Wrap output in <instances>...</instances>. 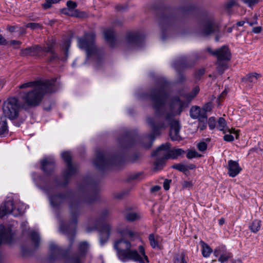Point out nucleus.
<instances>
[{"label": "nucleus", "instance_id": "f257e3e1", "mask_svg": "<svg viewBox=\"0 0 263 263\" xmlns=\"http://www.w3.org/2000/svg\"><path fill=\"white\" fill-rule=\"evenodd\" d=\"M168 82L164 79H160L157 86L151 89L149 98L152 102V107L155 110L156 114L158 115L157 120L148 117L146 119L147 123L151 127L152 132L147 136L150 140L148 144L143 146L145 148H150L157 136L161 134V130L170 126L169 136L172 141H180L182 140L180 135L181 125L177 120L171 119L166 121L165 117H162L161 109L164 107L167 98V90L169 88Z\"/></svg>", "mask_w": 263, "mask_h": 263}, {"label": "nucleus", "instance_id": "f03ea898", "mask_svg": "<svg viewBox=\"0 0 263 263\" xmlns=\"http://www.w3.org/2000/svg\"><path fill=\"white\" fill-rule=\"evenodd\" d=\"M99 194L96 193L90 199L83 198H77L74 196L70 195L67 193H61L57 195H51L49 197V201L53 208L59 207L65 200H69V210L71 215V221L68 225H62L60 227L61 231L64 234H72L69 237L70 250L74 240L76 228L77 224V218L81 207L82 201L90 203L98 199ZM69 250H65L59 247L56 244L51 242L49 245L50 255L48 260L50 262L58 260L61 257H65L68 254Z\"/></svg>", "mask_w": 263, "mask_h": 263}, {"label": "nucleus", "instance_id": "7ed1b4c3", "mask_svg": "<svg viewBox=\"0 0 263 263\" xmlns=\"http://www.w3.org/2000/svg\"><path fill=\"white\" fill-rule=\"evenodd\" d=\"M55 81H31L20 85V89L27 87L33 88L30 91H21L18 92V97L23 101L22 107H35L39 106L46 93L55 91Z\"/></svg>", "mask_w": 263, "mask_h": 263}, {"label": "nucleus", "instance_id": "20e7f679", "mask_svg": "<svg viewBox=\"0 0 263 263\" xmlns=\"http://www.w3.org/2000/svg\"><path fill=\"white\" fill-rule=\"evenodd\" d=\"M114 248L116 251L118 258L122 262L133 260L139 263L148 262V257L146 255L144 248L139 246V251L134 249L131 243L124 238L116 240L114 243Z\"/></svg>", "mask_w": 263, "mask_h": 263}, {"label": "nucleus", "instance_id": "39448f33", "mask_svg": "<svg viewBox=\"0 0 263 263\" xmlns=\"http://www.w3.org/2000/svg\"><path fill=\"white\" fill-rule=\"evenodd\" d=\"M110 219V211L104 209L99 214L98 218L94 221L93 226H88L86 228L87 232H90L94 230L98 231L100 241L102 245L108 240L112 231V226L108 221ZM89 222V224L93 223L91 220H90Z\"/></svg>", "mask_w": 263, "mask_h": 263}, {"label": "nucleus", "instance_id": "423d86ee", "mask_svg": "<svg viewBox=\"0 0 263 263\" xmlns=\"http://www.w3.org/2000/svg\"><path fill=\"white\" fill-rule=\"evenodd\" d=\"M118 158L98 149L96 151V157L93 161V164L98 170L104 171L115 165Z\"/></svg>", "mask_w": 263, "mask_h": 263}, {"label": "nucleus", "instance_id": "0eeeda50", "mask_svg": "<svg viewBox=\"0 0 263 263\" xmlns=\"http://www.w3.org/2000/svg\"><path fill=\"white\" fill-rule=\"evenodd\" d=\"M62 157L66 163V168L63 172L64 182H59L57 179L55 180V181L59 186H66L68 184L70 178L77 173L78 167L72 164L71 156L69 152H63Z\"/></svg>", "mask_w": 263, "mask_h": 263}, {"label": "nucleus", "instance_id": "6e6552de", "mask_svg": "<svg viewBox=\"0 0 263 263\" xmlns=\"http://www.w3.org/2000/svg\"><path fill=\"white\" fill-rule=\"evenodd\" d=\"M21 109V104L15 97L8 98L3 104V111L5 117L10 120L17 118Z\"/></svg>", "mask_w": 263, "mask_h": 263}, {"label": "nucleus", "instance_id": "1a4fd4ad", "mask_svg": "<svg viewBox=\"0 0 263 263\" xmlns=\"http://www.w3.org/2000/svg\"><path fill=\"white\" fill-rule=\"evenodd\" d=\"M95 34L91 32L85 33L82 37L78 38L79 48L85 50L88 58L97 52L98 49L95 45Z\"/></svg>", "mask_w": 263, "mask_h": 263}, {"label": "nucleus", "instance_id": "9d476101", "mask_svg": "<svg viewBox=\"0 0 263 263\" xmlns=\"http://www.w3.org/2000/svg\"><path fill=\"white\" fill-rule=\"evenodd\" d=\"M187 106L186 101L181 100L179 97H173L170 103V112L162 114V117H165L166 121H170L175 115H180L182 112L184 108Z\"/></svg>", "mask_w": 263, "mask_h": 263}, {"label": "nucleus", "instance_id": "9b49d317", "mask_svg": "<svg viewBox=\"0 0 263 263\" xmlns=\"http://www.w3.org/2000/svg\"><path fill=\"white\" fill-rule=\"evenodd\" d=\"M218 24L215 22L214 17L210 15L203 18L199 34L203 36H209L212 34L219 32Z\"/></svg>", "mask_w": 263, "mask_h": 263}, {"label": "nucleus", "instance_id": "f8f14e48", "mask_svg": "<svg viewBox=\"0 0 263 263\" xmlns=\"http://www.w3.org/2000/svg\"><path fill=\"white\" fill-rule=\"evenodd\" d=\"M160 13L158 16V21L162 31V39L164 40H165L164 29L170 26L174 20V17L170 9L168 8L161 7L160 8Z\"/></svg>", "mask_w": 263, "mask_h": 263}, {"label": "nucleus", "instance_id": "ddd939ff", "mask_svg": "<svg viewBox=\"0 0 263 263\" xmlns=\"http://www.w3.org/2000/svg\"><path fill=\"white\" fill-rule=\"evenodd\" d=\"M172 66L176 70L178 74L177 82L182 83L185 79L184 76L182 73V71L185 68L191 67L192 65L189 64L186 57L182 56L174 61Z\"/></svg>", "mask_w": 263, "mask_h": 263}, {"label": "nucleus", "instance_id": "4468645a", "mask_svg": "<svg viewBox=\"0 0 263 263\" xmlns=\"http://www.w3.org/2000/svg\"><path fill=\"white\" fill-rule=\"evenodd\" d=\"M171 147V144L166 142L165 144H161L155 151H153L151 154L152 157H157V159L154 163L155 168L158 169L161 168L164 163V161L168 158H165V154L162 153V151H168Z\"/></svg>", "mask_w": 263, "mask_h": 263}, {"label": "nucleus", "instance_id": "2eb2a0df", "mask_svg": "<svg viewBox=\"0 0 263 263\" xmlns=\"http://www.w3.org/2000/svg\"><path fill=\"white\" fill-rule=\"evenodd\" d=\"M22 214L21 210L15 206L13 201L11 200L5 201L4 204L0 206V218H1L8 214H11L16 217Z\"/></svg>", "mask_w": 263, "mask_h": 263}, {"label": "nucleus", "instance_id": "dca6fc26", "mask_svg": "<svg viewBox=\"0 0 263 263\" xmlns=\"http://www.w3.org/2000/svg\"><path fill=\"white\" fill-rule=\"evenodd\" d=\"M144 40V35L140 32H129L126 34L127 43L135 48L140 47L142 45Z\"/></svg>", "mask_w": 263, "mask_h": 263}, {"label": "nucleus", "instance_id": "f3484780", "mask_svg": "<svg viewBox=\"0 0 263 263\" xmlns=\"http://www.w3.org/2000/svg\"><path fill=\"white\" fill-rule=\"evenodd\" d=\"M89 248V243L83 241L80 242L78 245V254L73 255L69 261L66 263H81V259L85 257Z\"/></svg>", "mask_w": 263, "mask_h": 263}, {"label": "nucleus", "instance_id": "a211bd4d", "mask_svg": "<svg viewBox=\"0 0 263 263\" xmlns=\"http://www.w3.org/2000/svg\"><path fill=\"white\" fill-rule=\"evenodd\" d=\"M41 46L34 45L26 48L22 49L20 55L22 57H36L37 58L43 56Z\"/></svg>", "mask_w": 263, "mask_h": 263}, {"label": "nucleus", "instance_id": "6ab92c4d", "mask_svg": "<svg viewBox=\"0 0 263 263\" xmlns=\"http://www.w3.org/2000/svg\"><path fill=\"white\" fill-rule=\"evenodd\" d=\"M137 137L136 130L127 132L124 136L120 140V143L124 147H130L136 142Z\"/></svg>", "mask_w": 263, "mask_h": 263}, {"label": "nucleus", "instance_id": "aec40b11", "mask_svg": "<svg viewBox=\"0 0 263 263\" xmlns=\"http://www.w3.org/2000/svg\"><path fill=\"white\" fill-rule=\"evenodd\" d=\"M215 57L217 58V61H229L231 60V54L228 46H223L216 50L214 53Z\"/></svg>", "mask_w": 263, "mask_h": 263}, {"label": "nucleus", "instance_id": "412c9836", "mask_svg": "<svg viewBox=\"0 0 263 263\" xmlns=\"http://www.w3.org/2000/svg\"><path fill=\"white\" fill-rule=\"evenodd\" d=\"M55 166V160L52 158H45L41 161V168L47 175H51Z\"/></svg>", "mask_w": 263, "mask_h": 263}, {"label": "nucleus", "instance_id": "4be33fe9", "mask_svg": "<svg viewBox=\"0 0 263 263\" xmlns=\"http://www.w3.org/2000/svg\"><path fill=\"white\" fill-rule=\"evenodd\" d=\"M190 114L192 119H198V121H203L208 118V115L205 112L202 111L200 108L197 106H194L191 108Z\"/></svg>", "mask_w": 263, "mask_h": 263}, {"label": "nucleus", "instance_id": "5701e85b", "mask_svg": "<svg viewBox=\"0 0 263 263\" xmlns=\"http://www.w3.org/2000/svg\"><path fill=\"white\" fill-rule=\"evenodd\" d=\"M228 174L230 177H234L241 171L237 161L230 160L228 161Z\"/></svg>", "mask_w": 263, "mask_h": 263}, {"label": "nucleus", "instance_id": "b1692460", "mask_svg": "<svg viewBox=\"0 0 263 263\" xmlns=\"http://www.w3.org/2000/svg\"><path fill=\"white\" fill-rule=\"evenodd\" d=\"M104 35L106 42L110 46L114 47L116 43V37L115 31L112 29H106L104 31Z\"/></svg>", "mask_w": 263, "mask_h": 263}, {"label": "nucleus", "instance_id": "393cba45", "mask_svg": "<svg viewBox=\"0 0 263 263\" xmlns=\"http://www.w3.org/2000/svg\"><path fill=\"white\" fill-rule=\"evenodd\" d=\"M185 151L182 148H173L165 154V158L176 159L179 156L185 154Z\"/></svg>", "mask_w": 263, "mask_h": 263}, {"label": "nucleus", "instance_id": "a878e982", "mask_svg": "<svg viewBox=\"0 0 263 263\" xmlns=\"http://www.w3.org/2000/svg\"><path fill=\"white\" fill-rule=\"evenodd\" d=\"M55 40L54 39H51L48 40L46 43V46H41L42 53L44 54V53L52 52L54 51V47L55 45Z\"/></svg>", "mask_w": 263, "mask_h": 263}, {"label": "nucleus", "instance_id": "bb28decb", "mask_svg": "<svg viewBox=\"0 0 263 263\" xmlns=\"http://www.w3.org/2000/svg\"><path fill=\"white\" fill-rule=\"evenodd\" d=\"M261 77V75L256 72H252L248 74L242 78V81L248 83H255L257 80Z\"/></svg>", "mask_w": 263, "mask_h": 263}, {"label": "nucleus", "instance_id": "cd10ccee", "mask_svg": "<svg viewBox=\"0 0 263 263\" xmlns=\"http://www.w3.org/2000/svg\"><path fill=\"white\" fill-rule=\"evenodd\" d=\"M124 212L125 218L128 221L132 222L140 218L138 213L130 212L129 208H126Z\"/></svg>", "mask_w": 263, "mask_h": 263}, {"label": "nucleus", "instance_id": "c85d7f7f", "mask_svg": "<svg viewBox=\"0 0 263 263\" xmlns=\"http://www.w3.org/2000/svg\"><path fill=\"white\" fill-rule=\"evenodd\" d=\"M30 239L34 245V248H39L40 242V237L39 234L35 231H31L29 234Z\"/></svg>", "mask_w": 263, "mask_h": 263}, {"label": "nucleus", "instance_id": "c756f323", "mask_svg": "<svg viewBox=\"0 0 263 263\" xmlns=\"http://www.w3.org/2000/svg\"><path fill=\"white\" fill-rule=\"evenodd\" d=\"M8 132L6 119L0 118V136H5Z\"/></svg>", "mask_w": 263, "mask_h": 263}, {"label": "nucleus", "instance_id": "7c9ffc66", "mask_svg": "<svg viewBox=\"0 0 263 263\" xmlns=\"http://www.w3.org/2000/svg\"><path fill=\"white\" fill-rule=\"evenodd\" d=\"M202 246V254L204 257H208L210 256L213 250L212 248L206 243L203 241H201Z\"/></svg>", "mask_w": 263, "mask_h": 263}, {"label": "nucleus", "instance_id": "2f4dec72", "mask_svg": "<svg viewBox=\"0 0 263 263\" xmlns=\"http://www.w3.org/2000/svg\"><path fill=\"white\" fill-rule=\"evenodd\" d=\"M129 229L127 226L120 224L117 227L116 231L121 236L127 237Z\"/></svg>", "mask_w": 263, "mask_h": 263}, {"label": "nucleus", "instance_id": "473e14b6", "mask_svg": "<svg viewBox=\"0 0 263 263\" xmlns=\"http://www.w3.org/2000/svg\"><path fill=\"white\" fill-rule=\"evenodd\" d=\"M71 45V39H67L65 40L62 45V49L64 52L65 57L63 60H66L68 57V50Z\"/></svg>", "mask_w": 263, "mask_h": 263}, {"label": "nucleus", "instance_id": "72a5a7b5", "mask_svg": "<svg viewBox=\"0 0 263 263\" xmlns=\"http://www.w3.org/2000/svg\"><path fill=\"white\" fill-rule=\"evenodd\" d=\"M227 62L228 61H217L216 62V65L217 66V69L219 74H222L227 69Z\"/></svg>", "mask_w": 263, "mask_h": 263}, {"label": "nucleus", "instance_id": "f704fd0d", "mask_svg": "<svg viewBox=\"0 0 263 263\" xmlns=\"http://www.w3.org/2000/svg\"><path fill=\"white\" fill-rule=\"evenodd\" d=\"M261 221L260 220H254L249 226V229L253 233L257 232L260 229Z\"/></svg>", "mask_w": 263, "mask_h": 263}, {"label": "nucleus", "instance_id": "c9c22d12", "mask_svg": "<svg viewBox=\"0 0 263 263\" xmlns=\"http://www.w3.org/2000/svg\"><path fill=\"white\" fill-rule=\"evenodd\" d=\"M61 13L70 16H79L78 10H71L69 8H65L61 9Z\"/></svg>", "mask_w": 263, "mask_h": 263}, {"label": "nucleus", "instance_id": "e433bc0d", "mask_svg": "<svg viewBox=\"0 0 263 263\" xmlns=\"http://www.w3.org/2000/svg\"><path fill=\"white\" fill-rule=\"evenodd\" d=\"M148 239L150 245L153 249L160 248L158 236L155 238V235L153 234H151L148 236Z\"/></svg>", "mask_w": 263, "mask_h": 263}, {"label": "nucleus", "instance_id": "4c0bfd02", "mask_svg": "<svg viewBox=\"0 0 263 263\" xmlns=\"http://www.w3.org/2000/svg\"><path fill=\"white\" fill-rule=\"evenodd\" d=\"M217 128L219 130L222 131L223 133L226 132L227 129V124L223 118L220 117L218 119Z\"/></svg>", "mask_w": 263, "mask_h": 263}, {"label": "nucleus", "instance_id": "58836bf2", "mask_svg": "<svg viewBox=\"0 0 263 263\" xmlns=\"http://www.w3.org/2000/svg\"><path fill=\"white\" fill-rule=\"evenodd\" d=\"M144 178L143 172H137L131 174L128 176V181L131 180H141Z\"/></svg>", "mask_w": 263, "mask_h": 263}, {"label": "nucleus", "instance_id": "ea45409f", "mask_svg": "<svg viewBox=\"0 0 263 263\" xmlns=\"http://www.w3.org/2000/svg\"><path fill=\"white\" fill-rule=\"evenodd\" d=\"M232 257V254L231 253L224 252L223 253L221 254L218 260L221 263H224Z\"/></svg>", "mask_w": 263, "mask_h": 263}, {"label": "nucleus", "instance_id": "a19ab883", "mask_svg": "<svg viewBox=\"0 0 263 263\" xmlns=\"http://www.w3.org/2000/svg\"><path fill=\"white\" fill-rule=\"evenodd\" d=\"M201 156V154H199L195 150H189L186 154V157L189 159H192L194 158H198Z\"/></svg>", "mask_w": 263, "mask_h": 263}, {"label": "nucleus", "instance_id": "79ce46f5", "mask_svg": "<svg viewBox=\"0 0 263 263\" xmlns=\"http://www.w3.org/2000/svg\"><path fill=\"white\" fill-rule=\"evenodd\" d=\"M224 252H226V247L224 246H219L214 250V255L216 257L220 256Z\"/></svg>", "mask_w": 263, "mask_h": 263}, {"label": "nucleus", "instance_id": "37998d69", "mask_svg": "<svg viewBox=\"0 0 263 263\" xmlns=\"http://www.w3.org/2000/svg\"><path fill=\"white\" fill-rule=\"evenodd\" d=\"M174 263H187L185 259V255L184 253H181L178 255L175 259Z\"/></svg>", "mask_w": 263, "mask_h": 263}, {"label": "nucleus", "instance_id": "c03bdc74", "mask_svg": "<svg viewBox=\"0 0 263 263\" xmlns=\"http://www.w3.org/2000/svg\"><path fill=\"white\" fill-rule=\"evenodd\" d=\"M26 27L31 28L32 30H35L36 29H42L43 28V26L40 23H29L26 25Z\"/></svg>", "mask_w": 263, "mask_h": 263}, {"label": "nucleus", "instance_id": "a18cd8bd", "mask_svg": "<svg viewBox=\"0 0 263 263\" xmlns=\"http://www.w3.org/2000/svg\"><path fill=\"white\" fill-rule=\"evenodd\" d=\"M172 168L176 169L181 172L185 173L186 172V169L185 168V165H184L181 163H178L174 164L172 166Z\"/></svg>", "mask_w": 263, "mask_h": 263}, {"label": "nucleus", "instance_id": "49530a36", "mask_svg": "<svg viewBox=\"0 0 263 263\" xmlns=\"http://www.w3.org/2000/svg\"><path fill=\"white\" fill-rule=\"evenodd\" d=\"M208 123L210 129H214L216 127V123L215 118L213 117H210L208 120Z\"/></svg>", "mask_w": 263, "mask_h": 263}, {"label": "nucleus", "instance_id": "de8ad7c7", "mask_svg": "<svg viewBox=\"0 0 263 263\" xmlns=\"http://www.w3.org/2000/svg\"><path fill=\"white\" fill-rule=\"evenodd\" d=\"M213 105L211 102L206 103L202 108V111H205L207 114V112L211 111L212 110Z\"/></svg>", "mask_w": 263, "mask_h": 263}, {"label": "nucleus", "instance_id": "09e8293b", "mask_svg": "<svg viewBox=\"0 0 263 263\" xmlns=\"http://www.w3.org/2000/svg\"><path fill=\"white\" fill-rule=\"evenodd\" d=\"M236 5V3L234 0H230L227 2L225 5V8L228 11H229L230 9Z\"/></svg>", "mask_w": 263, "mask_h": 263}, {"label": "nucleus", "instance_id": "8fccbe9b", "mask_svg": "<svg viewBox=\"0 0 263 263\" xmlns=\"http://www.w3.org/2000/svg\"><path fill=\"white\" fill-rule=\"evenodd\" d=\"M199 124H198V128L200 130H204L207 126V119H206L205 120L202 121H198Z\"/></svg>", "mask_w": 263, "mask_h": 263}, {"label": "nucleus", "instance_id": "3c124183", "mask_svg": "<svg viewBox=\"0 0 263 263\" xmlns=\"http://www.w3.org/2000/svg\"><path fill=\"white\" fill-rule=\"evenodd\" d=\"M50 53L51 54V55L49 58V59L48 60V62H55V61H58L59 59V58L58 54L54 51H53L52 52H50Z\"/></svg>", "mask_w": 263, "mask_h": 263}, {"label": "nucleus", "instance_id": "603ef678", "mask_svg": "<svg viewBox=\"0 0 263 263\" xmlns=\"http://www.w3.org/2000/svg\"><path fill=\"white\" fill-rule=\"evenodd\" d=\"M66 5L67 8H69L71 10H76V8L77 6V4L72 1H68L67 2Z\"/></svg>", "mask_w": 263, "mask_h": 263}, {"label": "nucleus", "instance_id": "864d4df0", "mask_svg": "<svg viewBox=\"0 0 263 263\" xmlns=\"http://www.w3.org/2000/svg\"><path fill=\"white\" fill-rule=\"evenodd\" d=\"M197 148L199 151L203 152L207 148V144L204 142H201L198 144Z\"/></svg>", "mask_w": 263, "mask_h": 263}, {"label": "nucleus", "instance_id": "5fc2aeb1", "mask_svg": "<svg viewBox=\"0 0 263 263\" xmlns=\"http://www.w3.org/2000/svg\"><path fill=\"white\" fill-rule=\"evenodd\" d=\"M205 73L204 69H200L198 70L195 74V77L197 79H200L201 77Z\"/></svg>", "mask_w": 263, "mask_h": 263}, {"label": "nucleus", "instance_id": "6e6d98bb", "mask_svg": "<svg viewBox=\"0 0 263 263\" xmlns=\"http://www.w3.org/2000/svg\"><path fill=\"white\" fill-rule=\"evenodd\" d=\"M243 2L247 4L249 7H252L258 3L259 0H242Z\"/></svg>", "mask_w": 263, "mask_h": 263}, {"label": "nucleus", "instance_id": "4d7b16f0", "mask_svg": "<svg viewBox=\"0 0 263 263\" xmlns=\"http://www.w3.org/2000/svg\"><path fill=\"white\" fill-rule=\"evenodd\" d=\"M172 182V180L171 179H165L163 182V188L165 190L167 191L170 189V184Z\"/></svg>", "mask_w": 263, "mask_h": 263}, {"label": "nucleus", "instance_id": "13d9d810", "mask_svg": "<svg viewBox=\"0 0 263 263\" xmlns=\"http://www.w3.org/2000/svg\"><path fill=\"white\" fill-rule=\"evenodd\" d=\"M138 235V233L136 232H134V231H133L132 230H130V229H129L128 231V233H127V237H128L129 238H131V239H133L136 237H137Z\"/></svg>", "mask_w": 263, "mask_h": 263}, {"label": "nucleus", "instance_id": "bf43d9fd", "mask_svg": "<svg viewBox=\"0 0 263 263\" xmlns=\"http://www.w3.org/2000/svg\"><path fill=\"white\" fill-rule=\"evenodd\" d=\"M223 139L227 142H232L234 140V137L230 134H226L224 136Z\"/></svg>", "mask_w": 263, "mask_h": 263}, {"label": "nucleus", "instance_id": "052dcab7", "mask_svg": "<svg viewBox=\"0 0 263 263\" xmlns=\"http://www.w3.org/2000/svg\"><path fill=\"white\" fill-rule=\"evenodd\" d=\"M161 189V187L159 185H155L151 188V192L153 193L158 192Z\"/></svg>", "mask_w": 263, "mask_h": 263}, {"label": "nucleus", "instance_id": "680f3d73", "mask_svg": "<svg viewBox=\"0 0 263 263\" xmlns=\"http://www.w3.org/2000/svg\"><path fill=\"white\" fill-rule=\"evenodd\" d=\"M192 96L193 93L192 92L183 95V96L185 97L187 101H188V103H186L187 104L194 98H192Z\"/></svg>", "mask_w": 263, "mask_h": 263}, {"label": "nucleus", "instance_id": "e2e57ef3", "mask_svg": "<svg viewBox=\"0 0 263 263\" xmlns=\"http://www.w3.org/2000/svg\"><path fill=\"white\" fill-rule=\"evenodd\" d=\"M262 30V28L260 26L255 27L253 28L252 32L254 33H259Z\"/></svg>", "mask_w": 263, "mask_h": 263}, {"label": "nucleus", "instance_id": "0e129e2a", "mask_svg": "<svg viewBox=\"0 0 263 263\" xmlns=\"http://www.w3.org/2000/svg\"><path fill=\"white\" fill-rule=\"evenodd\" d=\"M199 91V87H195L193 91L191 92L193 93L192 98H195V96L198 93Z\"/></svg>", "mask_w": 263, "mask_h": 263}, {"label": "nucleus", "instance_id": "69168bd1", "mask_svg": "<svg viewBox=\"0 0 263 263\" xmlns=\"http://www.w3.org/2000/svg\"><path fill=\"white\" fill-rule=\"evenodd\" d=\"M52 3L49 1H46V3L43 4V7L45 9H47L51 7Z\"/></svg>", "mask_w": 263, "mask_h": 263}, {"label": "nucleus", "instance_id": "338daca9", "mask_svg": "<svg viewBox=\"0 0 263 263\" xmlns=\"http://www.w3.org/2000/svg\"><path fill=\"white\" fill-rule=\"evenodd\" d=\"M7 44L6 40L0 34V45H6Z\"/></svg>", "mask_w": 263, "mask_h": 263}, {"label": "nucleus", "instance_id": "774afa93", "mask_svg": "<svg viewBox=\"0 0 263 263\" xmlns=\"http://www.w3.org/2000/svg\"><path fill=\"white\" fill-rule=\"evenodd\" d=\"M193 185L191 181H185L183 184V187H190Z\"/></svg>", "mask_w": 263, "mask_h": 263}]
</instances>
